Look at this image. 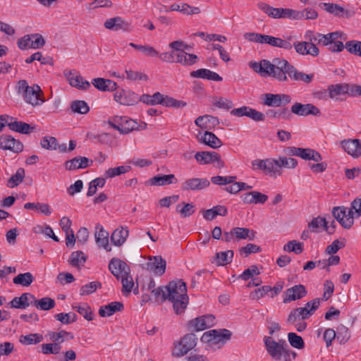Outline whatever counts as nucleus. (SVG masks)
Returning a JSON list of instances; mask_svg holds the SVG:
<instances>
[{
    "label": "nucleus",
    "instance_id": "obj_1",
    "mask_svg": "<svg viewBox=\"0 0 361 361\" xmlns=\"http://www.w3.org/2000/svg\"><path fill=\"white\" fill-rule=\"evenodd\" d=\"M250 67L262 76H270L279 82H287L288 78L294 82H312L314 75L306 74L298 70L286 59L275 58L272 62L263 59L259 62L250 63Z\"/></svg>",
    "mask_w": 361,
    "mask_h": 361
},
{
    "label": "nucleus",
    "instance_id": "obj_2",
    "mask_svg": "<svg viewBox=\"0 0 361 361\" xmlns=\"http://www.w3.org/2000/svg\"><path fill=\"white\" fill-rule=\"evenodd\" d=\"M167 300L173 302V310L177 314H181L188 304L186 283L182 280L172 281L166 286Z\"/></svg>",
    "mask_w": 361,
    "mask_h": 361
},
{
    "label": "nucleus",
    "instance_id": "obj_3",
    "mask_svg": "<svg viewBox=\"0 0 361 361\" xmlns=\"http://www.w3.org/2000/svg\"><path fill=\"white\" fill-rule=\"evenodd\" d=\"M332 215L339 224L345 229H350L354 224V216H361V198H356L352 202L350 208L344 206L334 207Z\"/></svg>",
    "mask_w": 361,
    "mask_h": 361
},
{
    "label": "nucleus",
    "instance_id": "obj_4",
    "mask_svg": "<svg viewBox=\"0 0 361 361\" xmlns=\"http://www.w3.org/2000/svg\"><path fill=\"white\" fill-rule=\"evenodd\" d=\"M16 91L26 103L32 106L40 105L44 102L41 87L38 85L30 86L25 80H20L16 83Z\"/></svg>",
    "mask_w": 361,
    "mask_h": 361
},
{
    "label": "nucleus",
    "instance_id": "obj_5",
    "mask_svg": "<svg viewBox=\"0 0 361 361\" xmlns=\"http://www.w3.org/2000/svg\"><path fill=\"white\" fill-rule=\"evenodd\" d=\"M243 36L245 39L252 42L267 44L270 46L284 49L286 50H290L293 48V45L290 43V37L287 39H283L280 37L256 32H246Z\"/></svg>",
    "mask_w": 361,
    "mask_h": 361
},
{
    "label": "nucleus",
    "instance_id": "obj_6",
    "mask_svg": "<svg viewBox=\"0 0 361 361\" xmlns=\"http://www.w3.org/2000/svg\"><path fill=\"white\" fill-rule=\"evenodd\" d=\"M257 7L270 18L275 19L290 18L300 20L303 16L302 13L298 11L290 8H274L264 2H259L257 4Z\"/></svg>",
    "mask_w": 361,
    "mask_h": 361
},
{
    "label": "nucleus",
    "instance_id": "obj_7",
    "mask_svg": "<svg viewBox=\"0 0 361 361\" xmlns=\"http://www.w3.org/2000/svg\"><path fill=\"white\" fill-rule=\"evenodd\" d=\"M338 38L346 39V35L340 31L333 32L326 35L318 33V43L323 46H329L328 49L331 52H341L344 49V44Z\"/></svg>",
    "mask_w": 361,
    "mask_h": 361
},
{
    "label": "nucleus",
    "instance_id": "obj_8",
    "mask_svg": "<svg viewBox=\"0 0 361 361\" xmlns=\"http://www.w3.org/2000/svg\"><path fill=\"white\" fill-rule=\"evenodd\" d=\"M285 153L288 156H296L304 160H312L315 162L322 160L320 153L311 148L288 147L285 149Z\"/></svg>",
    "mask_w": 361,
    "mask_h": 361
},
{
    "label": "nucleus",
    "instance_id": "obj_9",
    "mask_svg": "<svg viewBox=\"0 0 361 361\" xmlns=\"http://www.w3.org/2000/svg\"><path fill=\"white\" fill-rule=\"evenodd\" d=\"M264 345L267 353L274 360L282 359V353L288 344L285 340H279L278 342L271 337H265L264 339Z\"/></svg>",
    "mask_w": 361,
    "mask_h": 361
},
{
    "label": "nucleus",
    "instance_id": "obj_10",
    "mask_svg": "<svg viewBox=\"0 0 361 361\" xmlns=\"http://www.w3.org/2000/svg\"><path fill=\"white\" fill-rule=\"evenodd\" d=\"M197 340V338L193 333L185 335L178 344L176 345L175 350L172 353V355L180 357L186 355L196 345Z\"/></svg>",
    "mask_w": 361,
    "mask_h": 361
},
{
    "label": "nucleus",
    "instance_id": "obj_11",
    "mask_svg": "<svg viewBox=\"0 0 361 361\" xmlns=\"http://www.w3.org/2000/svg\"><path fill=\"white\" fill-rule=\"evenodd\" d=\"M231 333L229 330L223 329L222 332L213 329L206 331L201 337V341L212 345L219 343L224 344L226 341L230 339Z\"/></svg>",
    "mask_w": 361,
    "mask_h": 361
},
{
    "label": "nucleus",
    "instance_id": "obj_12",
    "mask_svg": "<svg viewBox=\"0 0 361 361\" xmlns=\"http://www.w3.org/2000/svg\"><path fill=\"white\" fill-rule=\"evenodd\" d=\"M292 114L299 116H307L310 115L314 116H320L321 111L318 107L312 104H302L300 102H295L290 108Z\"/></svg>",
    "mask_w": 361,
    "mask_h": 361
},
{
    "label": "nucleus",
    "instance_id": "obj_13",
    "mask_svg": "<svg viewBox=\"0 0 361 361\" xmlns=\"http://www.w3.org/2000/svg\"><path fill=\"white\" fill-rule=\"evenodd\" d=\"M291 97L287 94L267 93L263 95V104L268 106L279 107L291 102Z\"/></svg>",
    "mask_w": 361,
    "mask_h": 361
},
{
    "label": "nucleus",
    "instance_id": "obj_14",
    "mask_svg": "<svg viewBox=\"0 0 361 361\" xmlns=\"http://www.w3.org/2000/svg\"><path fill=\"white\" fill-rule=\"evenodd\" d=\"M214 324L215 317L212 314H206L191 319L188 326L191 330L200 331L212 327Z\"/></svg>",
    "mask_w": 361,
    "mask_h": 361
},
{
    "label": "nucleus",
    "instance_id": "obj_15",
    "mask_svg": "<svg viewBox=\"0 0 361 361\" xmlns=\"http://www.w3.org/2000/svg\"><path fill=\"white\" fill-rule=\"evenodd\" d=\"M209 185L210 182L206 178H190L182 183L180 188L183 191H200Z\"/></svg>",
    "mask_w": 361,
    "mask_h": 361
},
{
    "label": "nucleus",
    "instance_id": "obj_16",
    "mask_svg": "<svg viewBox=\"0 0 361 361\" xmlns=\"http://www.w3.org/2000/svg\"><path fill=\"white\" fill-rule=\"evenodd\" d=\"M63 73L71 86L82 90L90 87V83L85 80L76 70H66Z\"/></svg>",
    "mask_w": 361,
    "mask_h": 361
},
{
    "label": "nucleus",
    "instance_id": "obj_17",
    "mask_svg": "<svg viewBox=\"0 0 361 361\" xmlns=\"http://www.w3.org/2000/svg\"><path fill=\"white\" fill-rule=\"evenodd\" d=\"M166 262L161 256L150 257L146 264V269L157 276H161L165 273Z\"/></svg>",
    "mask_w": 361,
    "mask_h": 361
},
{
    "label": "nucleus",
    "instance_id": "obj_18",
    "mask_svg": "<svg viewBox=\"0 0 361 361\" xmlns=\"http://www.w3.org/2000/svg\"><path fill=\"white\" fill-rule=\"evenodd\" d=\"M114 99L120 104L130 106L138 102L139 97L130 90L121 89L115 92Z\"/></svg>",
    "mask_w": 361,
    "mask_h": 361
},
{
    "label": "nucleus",
    "instance_id": "obj_19",
    "mask_svg": "<svg viewBox=\"0 0 361 361\" xmlns=\"http://www.w3.org/2000/svg\"><path fill=\"white\" fill-rule=\"evenodd\" d=\"M104 26L106 29L110 30L127 32L130 30L131 24L123 18L117 16L107 19L104 22Z\"/></svg>",
    "mask_w": 361,
    "mask_h": 361
},
{
    "label": "nucleus",
    "instance_id": "obj_20",
    "mask_svg": "<svg viewBox=\"0 0 361 361\" xmlns=\"http://www.w3.org/2000/svg\"><path fill=\"white\" fill-rule=\"evenodd\" d=\"M343 149L355 159L361 157V140L359 139H348L341 142Z\"/></svg>",
    "mask_w": 361,
    "mask_h": 361
},
{
    "label": "nucleus",
    "instance_id": "obj_21",
    "mask_svg": "<svg viewBox=\"0 0 361 361\" xmlns=\"http://www.w3.org/2000/svg\"><path fill=\"white\" fill-rule=\"evenodd\" d=\"M109 269L117 279H119L123 275L126 276L128 273H130L128 265L118 258L111 259L109 264Z\"/></svg>",
    "mask_w": 361,
    "mask_h": 361
},
{
    "label": "nucleus",
    "instance_id": "obj_22",
    "mask_svg": "<svg viewBox=\"0 0 361 361\" xmlns=\"http://www.w3.org/2000/svg\"><path fill=\"white\" fill-rule=\"evenodd\" d=\"M0 146L3 149L11 150L15 153L22 152L23 149V143L9 135H2L0 137Z\"/></svg>",
    "mask_w": 361,
    "mask_h": 361
},
{
    "label": "nucleus",
    "instance_id": "obj_23",
    "mask_svg": "<svg viewBox=\"0 0 361 361\" xmlns=\"http://www.w3.org/2000/svg\"><path fill=\"white\" fill-rule=\"evenodd\" d=\"M292 45L298 54L303 56L311 55L315 57L319 54V48L312 42H295Z\"/></svg>",
    "mask_w": 361,
    "mask_h": 361
},
{
    "label": "nucleus",
    "instance_id": "obj_24",
    "mask_svg": "<svg viewBox=\"0 0 361 361\" xmlns=\"http://www.w3.org/2000/svg\"><path fill=\"white\" fill-rule=\"evenodd\" d=\"M307 295V290L303 285H295L290 288H288L284 293L283 302L288 303L289 302L299 300L302 298Z\"/></svg>",
    "mask_w": 361,
    "mask_h": 361
},
{
    "label": "nucleus",
    "instance_id": "obj_25",
    "mask_svg": "<svg viewBox=\"0 0 361 361\" xmlns=\"http://www.w3.org/2000/svg\"><path fill=\"white\" fill-rule=\"evenodd\" d=\"M94 237L95 241L99 247L104 248L106 252L111 250V247L109 243V233L106 231L100 224L96 226Z\"/></svg>",
    "mask_w": 361,
    "mask_h": 361
},
{
    "label": "nucleus",
    "instance_id": "obj_26",
    "mask_svg": "<svg viewBox=\"0 0 361 361\" xmlns=\"http://www.w3.org/2000/svg\"><path fill=\"white\" fill-rule=\"evenodd\" d=\"M324 6L327 12L339 18H349L355 15L354 11L345 9L343 7L336 4L324 3Z\"/></svg>",
    "mask_w": 361,
    "mask_h": 361
},
{
    "label": "nucleus",
    "instance_id": "obj_27",
    "mask_svg": "<svg viewBox=\"0 0 361 361\" xmlns=\"http://www.w3.org/2000/svg\"><path fill=\"white\" fill-rule=\"evenodd\" d=\"M93 163L92 160L85 157H76L64 164L66 169L73 171L79 169H85Z\"/></svg>",
    "mask_w": 361,
    "mask_h": 361
},
{
    "label": "nucleus",
    "instance_id": "obj_28",
    "mask_svg": "<svg viewBox=\"0 0 361 361\" xmlns=\"http://www.w3.org/2000/svg\"><path fill=\"white\" fill-rule=\"evenodd\" d=\"M240 198L245 204H264L268 196L258 191H251L243 194Z\"/></svg>",
    "mask_w": 361,
    "mask_h": 361
},
{
    "label": "nucleus",
    "instance_id": "obj_29",
    "mask_svg": "<svg viewBox=\"0 0 361 361\" xmlns=\"http://www.w3.org/2000/svg\"><path fill=\"white\" fill-rule=\"evenodd\" d=\"M195 123L202 129L212 130L219 124V120L217 117L211 115H204L197 117Z\"/></svg>",
    "mask_w": 361,
    "mask_h": 361
},
{
    "label": "nucleus",
    "instance_id": "obj_30",
    "mask_svg": "<svg viewBox=\"0 0 361 361\" xmlns=\"http://www.w3.org/2000/svg\"><path fill=\"white\" fill-rule=\"evenodd\" d=\"M123 308L124 305L121 302H111L102 306L99 310V314L102 317H110L117 312H121Z\"/></svg>",
    "mask_w": 361,
    "mask_h": 361
},
{
    "label": "nucleus",
    "instance_id": "obj_31",
    "mask_svg": "<svg viewBox=\"0 0 361 361\" xmlns=\"http://www.w3.org/2000/svg\"><path fill=\"white\" fill-rule=\"evenodd\" d=\"M94 87L100 91H115L117 89V84L116 82L110 79H104L102 78H94L92 81Z\"/></svg>",
    "mask_w": 361,
    "mask_h": 361
},
{
    "label": "nucleus",
    "instance_id": "obj_32",
    "mask_svg": "<svg viewBox=\"0 0 361 361\" xmlns=\"http://www.w3.org/2000/svg\"><path fill=\"white\" fill-rule=\"evenodd\" d=\"M146 127V123H144L143 126H140L133 119L128 118L127 117H122L121 133L128 134L133 130L145 129Z\"/></svg>",
    "mask_w": 361,
    "mask_h": 361
},
{
    "label": "nucleus",
    "instance_id": "obj_33",
    "mask_svg": "<svg viewBox=\"0 0 361 361\" xmlns=\"http://www.w3.org/2000/svg\"><path fill=\"white\" fill-rule=\"evenodd\" d=\"M190 76L192 78H202L214 81H222L223 80L222 77L218 73L206 68H200L197 71H192L190 73Z\"/></svg>",
    "mask_w": 361,
    "mask_h": 361
},
{
    "label": "nucleus",
    "instance_id": "obj_34",
    "mask_svg": "<svg viewBox=\"0 0 361 361\" xmlns=\"http://www.w3.org/2000/svg\"><path fill=\"white\" fill-rule=\"evenodd\" d=\"M129 235L127 227L121 226L113 231L111 235V240L116 246H121L126 240Z\"/></svg>",
    "mask_w": 361,
    "mask_h": 361
},
{
    "label": "nucleus",
    "instance_id": "obj_35",
    "mask_svg": "<svg viewBox=\"0 0 361 361\" xmlns=\"http://www.w3.org/2000/svg\"><path fill=\"white\" fill-rule=\"evenodd\" d=\"M200 140L213 149H217L223 145L221 140L215 134L207 130L204 132Z\"/></svg>",
    "mask_w": 361,
    "mask_h": 361
},
{
    "label": "nucleus",
    "instance_id": "obj_36",
    "mask_svg": "<svg viewBox=\"0 0 361 361\" xmlns=\"http://www.w3.org/2000/svg\"><path fill=\"white\" fill-rule=\"evenodd\" d=\"M176 63H180L183 66H192L197 63L198 57L193 54H188L185 51L177 52Z\"/></svg>",
    "mask_w": 361,
    "mask_h": 361
},
{
    "label": "nucleus",
    "instance_id": "obj_37",
    "mask_svg": "<svg viewBox=\"0 0 361 361\" xmlns=\"http://www.w3.org/2000/svg\"><path fill=\"white\" fill-rule=\"evenodd\" d=\"M8 127L10 130L22 134H30L34 130V127L30 124L18 121L10 122V123H8Z\"/></svg>",
    "mask_w": 361,
    "mask_h": 361
},
{
    "label": "nucleus",
    "instance_id": "obj_38",
    "mask_svg": "<svg viewBox=\"0 0 361 361\" xmlns=\"http://www.w3.org/2000/svg\"><path fill=\"white\" fill-rule=\"evenodd\" d=\"M233 233L238 240L247 239L252 240L255 238L256 232L247 228L235 227L233 228Z\"/></svg>",
    "mask_w": 361,
    "mask_h": 361
},
{
    "label": "nucleus",
    "instance_id": "obj_39",
    "mask_svg": "<svg viewBox=\"0 0 361 361\" xmlns=\"http://www.w3.org/2000/svg\"><path fill=\"white\" fill-rule=\"evenodd\" d=\"M348 84L340 83L331 85L328 87L329 98L332 99H337L338 97L341 94H345L348 92Z\"/></svg>",
    "mask_w": 361,
    "mask_h": 361
},
{
    "label": "nucleus",
    "instance_id": "obj_40",
    "mask_svg": "<svg viewBox=\"0 0 361 361\" xmlns=\"http://www.w3.org/2000/svg\"><path fill=\"white\" fill-rule=\"evenodd\" d=\"M233 257V251L227 250L224 252H216L213 263L217 266H224L231 262Z\"/></svg>",
    "mask_w": 361,
    "mask_h": 361
},
{
    "label": "nucleus",
    "instance_id": "obj_41",
    "mask_svg": "<svg viewBox=\"0 0 361 361\" xmlns=\"http://www.w3.org/2000/svg\"><path fill=\"white\" fill-rule=\"evenodd\" d=\"M25 171L23 168H18L15 174L12 175L8 180L7 186L13 188L20 185L24 180Z\"/></svg>",
    "mask_w": 361,
    "mask_h": 361
},
{
    "label": "nucleus",
    "instance_id": "obj_42",
    "mask_svg": "<svg viewBox=\"0 0 361 361\" xmlns=\"http://www.w3.org/2000/svg\"><path fill=\"white\" fill-rule=\"evenodd\" d=\"M161 102L159 104H161L163 106H165L166 107H174V108H183L186 106V102L181 101V100H177L174 99L173 97L164 95L162 94V98L160 99Z\"/></svg>",
    "mask_w": 361,
    "mask_h": 361
},
{
    "label": "nucleus",
    "instance_id": "obj_43",
    "mask_svg": "<svg viewBox=\"0 0 361 361\" xmlns=\"http://www.w3.org/2000/svg\"><path fill=\"white\" fill-rule=\"evenodd\" d=\"M177 179L173 174L157 176L151 179L152 185H164L177 183Z\"/></svg>",
    "mask_w": 361,
    "mask_h": 361
},
{
    "label": "nucleus",
    "instance_id": "obj_44",
    "mask_svg": "<svg viewBox=\"0 0 361 361\" xmlns=\"http://www.w3.org/2000/svg\"><path fill=\"white\" fill-rule=\"evenodd\" d=\"M34 276L30 272L19 274L13 279V282L17 285L29 286L34 281Z\"/></svg>",
    "mask_w": 361,
    "mask_h": 361
},
{
    "label": "nucleus",
    "instance_id": "obj_45",
    "mask_svg": "<svg viewBox=\"0 0 361 361\" xmlns=\"http://www.w3.org/2000/svg\"><path fill=\"white\" fill-rule=\"evenodd\" d=\"M279 164L277 159H266V168L264 173H269L271 176H281V171L279 169Z\"/></svg>",
    "mask_w": 361,
    "mask_h": 361
},
{
    "label": "nucleus",
    "instance_id": "obj_46",
    "mask_svg": "<svg viewBox=\"0 0 361 361\" xmlns=\"http://www.w3.org/2000/svg\"><path fill=\"white\" fill-rule=\"evenodd\" d=\"M43 341V336L39 334H30L20 337V342L23 345L37 344Z\"/></svg>",
    "mask_w": 361,
    "mask_h": 361
},
{
    "label": "nucleus",
    "instance_id": "obj_47",
    "mask_svg": "<svg viewBox=\"0 0 361 361\" xmlns=\"http://www.w3.org/2000/svg\"><path fill=\"white\" fill-rule=\"evenodd\" d=\"M24 208L26 209H36L40 211V212L44 215L49 216L51 212L49 204L45 203H32L27 202L25 204Z\"/></svg>",
    "mask_w": 361,
    "mask_h": 361
},
{
    "label": "nucleus",
    "instance_id": "obj_48",
    "mask_svg": "<svg viewBox=\"0 0 361 361\" xmlns=\"http://www.w3.org/2000/svg\"><path fill=\"white\" fill-rule=\"evenodd\" d=\"M161 98H162V94L160 92H155L152 95L144 94L139 97V101L148 105H156L159 104Z\"/></svg>",
    "mask_w": 361,
    "mask_h": 361
},
{
    "label": "nucleus",
    "instance_id": "obj_49",
    "mask_svg": "<svg viewBox=\"0 0 361 361\" xmlns=\"http://www.w3.org/2000/svg\"><path fill=\"white\" fill-rule=\"evenodd\" d=\"M71 109L73 112L86 114L90 111L88 104L83 100H75L71 102Z\"/></svg>",
    "mask_w": 361,
    "mask_h": 361
},
{
    "label": "nucleus",
    "instance_id": "obj_50",
    "mask_svg": "<svg viewBox=\"0 0 361 361\" xmlns=\"http://www.w3.org/2000/svg\"><path fill=\"white\" fill-rule=\"evenodd\" d=\"M35 302L37 309L44 311L53 309L56 305L55 300L49 297H44Z\"/></svg>",
    "mask_w": 361,
    "mask_h": 361
},
{
    "label": "nucleus",
    "instance_id": "obj_51",
    "mask_svg": "<svg viewBox=\"0 0 361 361\" xmlns=\"http://www.w3.org/2000/svg\"><path fill=\"white\" fill-rule=\"evenodd\" d=\"M120 279L122 283V293L123 295H128L130 293L134 286L133 278L130 273H128L126 276L123 275Z\"/></svg>",
    "mask_w": 361,
    "mask_h": 361
},
{
    "label": "nucleus",
    "instance_id": "obj_52",
    "mask_svg": "<svg viewBox=\"0 0 361 361\" xmlns=\"http://www.w3.org/2000/svg\"><path fill=\"white\" fill-rule=\"evenodd\" d=\"M25 293H23L20 297H15L11 302V307L16 309H26L29 305L30 302L26 299Z\"/></svg>",
    "mask_w": 361,
    "mask_h": 361
},
{
    "label": "nucleus",
    "instance_id": "obj_53",
    "mask_svg": "<svg viewBox=\"0 0 361 361\" xmlns=\"http://www.w3.org/2000/svg\"><path fill=\"white\" fill-rule=\"evenodd\" d=\"M73 309L76 310L86 320L92 321L93 319L92 311L90 306L87 303H84L81 305L73 306Z\"/></svg>",
    "mask_w": 361,
    "mask_h": 361
},
{
    "label": "nucleus",
    "instance_id": "obj_54",
    "mask_svg": "<svg viewBox=\"0 0 361 361\" xmlns=\"http://www.w3.org/2000/svg\"><path fill=\"white\" fill-rule=\"evenodd\" d=\"M129 45L140 51L144 53L147 56H159V52L152 46L149 45H140L136 44L135 43L130 42Z\"/></svg>",
    "mask_w": 361,
    "mask_h": 361
},
{
    "label": "nucleus",
    "instance_id": "obj_55",
    "mask_svg": "<svg viewBox=\"0 0 361 361\" xmlns=\"http://www.w3.org/2000/svg\"><path fill=\"white\" fill-rule=\"evenodd\" d=\"M288 340L290 345L297 349H302L305 347V342L300 336L295 333L290 332L288 334Z\"/></svg>",
    "mask_w": 361,
    "mask_h": 361
},
{
    "label": "nucleus",
    "instance_id": "obj_56",
    "mask_svg": "<svg viewBox=\"0 0 361 361\" xmlns=\"http://www.w3.org/2000/svg\"><path fill=\"white\" fill-rule=\"evenodd\" d=\"M130 166H121L115 168H110L105 171L106 178H114L116 176H119L128 172L130 170Z\"/></svg>",
    "mask_w": 361,
    "mask_h": 361
},
{
    "label": "nucleus",
    "instance_id": "obj_57",
    "mask_svg": "<svg viewBox=\"0 0 361 361\" xmlns=\"http://www.w3.org/2000/svg\"><path fill=\"white\" fill-rule=\"evenodd\" d=\"M86 259L87 257L82 251H75L72 252L69 259V263L73 267H79L86 262Z\"/></svg>",
    "mask_w": 361,
    "mask_h": 361
},
{
    "label": "nucleus",
    "instance_id": "obj_58",
    "mask_svg": "<svg viewBox=\"0 0 361 361\" xmlns=\"http://www.w3.org/2000/svg\"><path fill=\"white\" fill-rule=\"evenodd\" d=\"M40 145L42 148L47 150H55L58 147V141L54 137L45 136L41 140Z\"/></svg>",
    "mask_w": 361,
    "mask_h": 361
},
{
    "label": "nucleus",
    "instance_id": "obj_59",
    "mask_svg": "<svg viewBox=\"0 0 361 361\" xmlns=\"http://www.w3.org/2000/svg\"><path fill=\"white\" fill-rule=\"evenodd\" d=\"M344 47L347 51L354 55L361 57V42L357 40L348 41Z\"/></svg>",
    "mask_w": 361,
    "mask_h": 361
},
{
    "label": "nucleus",
    "instance_id": "obj_60",
    "mask_svg": "<svg viewBox=\"0 0 361 361\" xmlns=\"http://www.w3.org/2000/svg\"><path fill=\"white\" fill-rule=\"evenodd\" d=\"M102 284L99 281H92L82 286L80 290V295H87L94 293L97 288H101Z\"/></svg>",
    "mask_w": 361,
    "mask_h": 361
},
{
    "label": "nucleus",
    "instance_id": "obj_61",
    "mask_svg": "<svg viewBox=\"0 0 361 361\" xmlns=\"http://www.w3.org/2000/svg\"><path fill=\"white\" fill-rule=\"evenodd\" d=\"M283 250L300 254L303 251V243L296 240H290L283 246Z\"/></svg>",
    "mask_w": 361,
    "mask_h": 361
},
{
    "label": "nucleus",
    "instance_id": "obj_62",
    "mask_svg": "<svg viewBox=\"0 0 361 361\" xmlns=\"http://www.w3.org/2000/svg\"><path fill=\"white\" fill-rule=\"evenodd\" d=\"M176 212L183 218L189 217L195 213V205L193 203H184L183 207L180 208V204H178L176 207Z\"/></svg>",
    "mask_w": 361,
    "mask_h": 361
},
{
    "label": "nucleus",
    "instance_id": "obj_63",
    "mask_svg": "<svg viewBox=\"0 0 361 361\" xmlns=\"http://www.w3.org/2000/svg\"><path fill=\"white\" fill-rule=\"evenodd\" d=\"M262 248L255 244L249 243L247 245L242 247L239 250L240 255L247 257L250 254L258 253L261 252Z\"/></svg>",
    "mask_w": 361,
    "mask_h": 361
},
{
    "label": "nucleus",
    "instance_id": "obj_64",
    "mask_svg": "<svg viewBox=\"0 0 361 361\" xmlns=\"http://www.w3.org/2000/svg\"><path fill=\"white\" fill-rule=\"evenodd\" d=\"M271 290L270 286H264L252 291L250 297L252 300H258L267 294L270 295Z\"/></svg>",
    "mask_w": 361,
    "mask_h": 361
}]
</instances>
